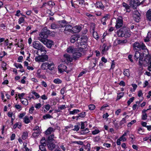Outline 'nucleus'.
<instances>
[{"label": "nucleus", "mask_w": 151, "mask_h": 151, "mask_svg": "<svg viewBox=\"0 0 151 151\" xmlns=\"http://www.w3.org/2000/svg\"><path fill=\"white\" fill-rule=\"evenodd\" d=\"M43 70H46L47 68V62L43 63L41 65L40 67Z\"/></svg>", "instance_id": "26"}, {"label": "nucleus", "mask_w": 151, "mask_h": 151, "mask_svg": "<svg viewBox=\"0 0 151 151\" xmlns=\"http://www.w3.org/2000/svg\"><path fill=\"white\" fill-rule=\"evenodd\" d=\"M24 122L26 124H28L30 122L29 118L27 116H25V117L24 118Z\"/></svg>", "instance_id": "33"}, {"label": "nucleus", "mask_w": 151, "mask_h": 151, "mask_svg": "<svg viewBox=\"0 0 151 151\" xmlns=\"http://www.w3.org/2000/svg\"><path fill=\"white\" fill-rule=\"evenodd\" d=\"M88 107L89 109L91 110H94L95 108V105L93 104L90 105L88 106Z\"/></svg>", "instance_id": "53"}, {"label": "nucleus", "mask_w": 151, "mask_h": 151, "mask_svg": "<svg viewBox=\"0 0 151 151\" xmlns=\"http://www.w3.org/2000/svg\"><path fill=\"white\" fill-rule=\"evenodd\" d=\"M48 59V56L45 54L39 55L35 57V60L36 62H44Z\"/></svg>", "instance_id": "5"}, {"label": "nucleus", "mask_w": 151, "mask_h": 151, "mask_svg": "<svg viewBox=\"0 0 151 151\" xmlns=\"http://www.w3.org/2000/svg\"><path fill=\"white\" fill-rule=\"evenodd\" d=\"M93 33V36L94 37L96 40H97L99 39V36L98 35V33L94 31L92 32Z\"/></svg>", "instance_id": "42"}, {"label": "nucleus", "mask_w": 151, "mask_h": 151, "mask_svg": "<svg viewBox=\"0 0 151 151\" xmlns=\"http://www.w3.org/2000/svg\"><path fill=\"white\" fill-rule=\"evenodd\" d=\"M80 112V111L78 109H74L73 111H70V114H73L75 113H78Z\"/></svg>", "instance_id": "51"}, {"label": "nucleus", "mask_w": 151, "mask_h": 151, "mask_svg": "<svg viewBox=\"0 0 151 151\" xmlns=\"http://www.w3.org/2000/svg\"><path fill=\"white\" fill-rule=\"evenodd\" d=\"M14 65L17 68H18L20 69H22L23 68V66L20 63H14Z\"/></svg>", "instance_id": "38"}, {"label": "nucleus", "mask_w": 151, "mask_h": 151, "mask_svg": "<svg viewBox=\"0 0 151 151\" xmlns=\"http://www.w3.org/2000/svg\"><path fill=\"white\" fill-rule=\"evenodd\" d=\"M147 117V115L146 114H142V120H146Z\"/></svg>", "instance_id": "62"}, {"label": "nucleus", "mask_w": 151, "mask_h": 151, "mask_svg": "<svg viewBox=\"0 0 151 151\" xmlns=\"http://www.w3.org/2000/svg\"><path fill=\"white\" fill-rule=\"evenodd\" d=\"M139 65L140 66H142V65H145L147 64L145 63V59H143L142 58H139Z\"/></svg>", "instance_id": "22"}, {"label": "nucleus", "mask_w": 151, "mask_h": 151, "mask_svg": "<svg viewBox=\"0 0 151 151\" xmlns=\"http://www.w3.org/2000/svg\"><path fill=\"white\" fill-rule=\"evenodd\" d=\"M132 86L133 87V89L132 90V91H134L135 89H136L137 87V86L135 84H132Z\"/></svg>", "instance_id": "63"}, {"label": "nucleus", "mask_w": 151, "mask_h": 151, "mask_svg": "<svg viewBox=\"0 0 151 151\" xmlns=\"http://www.w3.org/2000/svg\"><path fill=\"white\" fill-rule=\"evenodd\" d=\"M136 122V121L135 120H133L131 121L130 122L128 123L127 126L129 127H131V125L135 123Z\"/></svg>", "instance_id": "52"}, {"label": "nucleus", "mask_w": 151, "mask_h": 151, "mask_svg": "<svg viewBox=\"0 0 151 151\" xmlns=\"http://www.w3.org/2000/svg\"><path fill=\"white\" fill-rule=\"evenodd\" d=\"M43 118L46 120L48 119H51L53 118L52 116H51L49 114H46L42 116Z\"/></svg>", "instance_id": "30"}, {"label": "nucleus", "mask_w": 151, "mask_h": 151, "mask_svg": "<svg viewBox=\"0 0 151 151\" xmlns=\"http://www.w3.org/2000/svg\"><path fill=\"white\" fill-rule=\"evenodd\" d=\"M147 19L149 21H151V9L148 10L146 14Z\"/></svg>", "instance_id": "21"}, {"label": "nucleus", "mask_w": 151, "mask_h": 151, "mask_svg": "<svg viewBox=\"0 0 151 151\" xmlns=\"http://www.w3.org/2000/svg\"><path fill=\"white\" fill-rule=\"evenodd\" d=\"M34 110V108L33 106H32L29 109V113L30 114H32L33 111Z\"/></svg>", "instance_id": "64"}, {"label": "nucleus", "mask_w": 151, "mask_h": 151, "mask_svg": "<svg viewBox=\"0 0 151 151\" xmlns=\"http://www.w3.org/2000/svg\"><path fill=\"white\" fill-rule=\"evenodd\" d=\"M123 74L125 76L129 77L130 76V73L129 69H126L124 70Z\"/></svg>", "instance_id": "34"}, {"label": "nucleus", "mask_w": 151, "mask_h": 151, "mask_svg": "<svg viewBox=\"0 0 151 151\" xmlns=\"http://www.w3.org/2000/svg\"><path fill=\"white\" fill-rule=\"evenodd\" d=\"M41 73V70L40 69H38L37 70V75L38 76L39 78H41V75H40V73Z\"/></svg>", "instance_id": "55"}, {"label": "nucleus", "mask_w": 151, "mask_h": 151, "mask_svg": "<svg viewBox=\"0 0 151 151\" xmlns=\"http://www.w3.org/2000/svg\"><path fill=\"white\" fill-rule=\"evenodd\" d=\"M53 128L51 127H49L48 129L45 132V134L47 135L50 134L53 130Z\"/></svg>", "instance_id": "27"}, {"label": "nucleus", "mask_w": 151, "mask_h": 151, "mask_svg": "<svg viewBox=\"0 0 151 151\" xmlns=\"http://www.w3.org/2000/svg\"><path fill=\"white\" fill-rule=\"evenodd\" d=\"M59 73H62L64 72H66V66L63 64H61L58 67Z\"/></svg>", "instance_id": "10"}, {"label": "nucleus", "mask_w": 151, "mask_h": 151, "mask_svg": "<svg viewBox=\"0 0 151 151\" xmlns=\"http://www.w3.org/2000/svg\"><path fill=\"white\" fill-rule=\"evenodd\" d=\"M68 52L69 53H73V54L76 53V55L78 54V56H80V54L79 52H76L74 50L72 49V48H69L68 50Z\"/></svg>", "instance_id": "23"}, {"label": "nucleus", "mask_w": 151, "mask_h": 151, "mask_svg": "<svg viewBox=\"0 0 151 151\" xmlns=\"http://www.w3.org/2000/svg\"><path fill=\"white\" fill-rule=\"evenodd\" d=\"M28 133L27 132H24L23 133L22 138L23 140H25L27 137Z\"/></svg>", "instance_id": "39"}, {"label": "nucleus", "mask_w": 151, "mask_h": 151, "mask_svg": "<svg viewBox=\"0 0 151 151\" xmlns=\"http://www.w3.org/2000/svg\"><path fill=\"white\" fill-rule=\"evenodd\" d=\"M26 112H24L23 113H20V114H19V119H22L23 118V117L24 116L25 114H26Z\"/></svg>", "instance_id": "61"}, {"label": "nucleus", "mask_w": 151, "mask_h": 151, "mask_svg": "<svg viewBox=\"0 0 151 151\" xmlns=\"http://www.w3.org/2000/svg\"><path fill=\"white\" fill-rule=\"evenodd\" d=\"M54 136L53 135H51L49 136L47 139V142H52L53 140Z\"/></svg>", "instance_id": "28"}, {"label": "nucleus", "mask_w": 151, "mask_h": 151, "mask_svg": "<svg viewBox=\"0 0 151 151\" xmlns=\"http://www.w3.org/2000/svg\"><path fill=\"white\" fill-rule=\"evenodd\" d=\"M22 103L24 105H27L28 104V102L27 100L26 99H24L21 100Z\"/></svg>", "instance_id": "37"}, {"label": "nucleus", "mask_w": 151, "mask_h": 151, "mask_svg": "<svg viewBox=\"0 0 151 151\" xmlns=\"http://www.w3.org/2000/svg\"><path fill=\"white\" fill-rule=\"evenodd\" d=\"M95 24L94 23H92L91 24V27H90V30L91 32H92L95 31Z\"/></svg>", "instance_id": "46"}, {"label": "nucleus", "mask_w": 151, "mask_h": 151, "mask_svg": "<svg viewBox=\"0 0 151 151\" xmlns=\"http://www.w3.org/2000/svg\"><path fill=\"white\" fill-rule=\"evenodd\" d=\"M22 124L21 123H19V124L18 122H16L13 126V128L14 129H16L17 127L19 129H20L22 127Z\"/></svg>", "instance_id": "35"}, {"label": "nucleus", "mask_w": 151, "mask_h": 151, "mask_svg": "<svg viewBox=\"0 0 151 151\" xmlns=\"http://www.w3.org/2000/svg\"><path fill=\"white\" fill-rule=\"evenodd\" d=\"M151 38V33L150 32H148L147 36L144 39V41L145 42H148L150 41V39Z\"/></svg>", "instance_id": "24"}, {"label": "nucleus", "mask_w": 151, "mask_h": 151, "mask_svg": "<svg viewBox=\"0 0 151 151\" xmlns=\"http://www.w3.org/2000/svg\"><path fill=\"white\" fill-rule=\"evenodd\" d=\"M124 95V93H121L118 94L117 96V100L119 99L122 97Z\"/></svg>", "instance_id": "50"}, {"label": "nucleus", "mask_w": 151, "mask_h": 151, "mask_svg": "<svg viewBox=\"0 0 151 151\" xmlns=\"http://www.w3.org/2000/svg\"><path fill=\"white\" fill-rule=\"evenodd\" d=\"M140 53L138 51H136L135 52V55H134V57L135 58H136L137 59H138V58L140 57Z\"/></svg>", "instance_id": "44"}, {"label": "nucleus", "mask_w": 151, "mask_h": 151, "mask_svg": "<svg viewBox=\"0 0 151 151\" xmlns=\"http://www.w3.org/2000/svg\"><path fill=\"white\" fill-rule=\"evenodd\" d=\"M7 65V64L6 63H5L4 61H3L2 62V63L1 64V67L2 68H3V70L4 71H5L7 70V68L6 67V66Z\"/></svg>", "instance_id": "31"}, {"label": "nucleus", "mask_w": 151, "mask_h": 151, "mask_svg": "<svg viewBox=\"0 0 151 151\" xmlns=\"http://www.w3.org/2000/svg\"><path fill=\"white\" fill-rule=\"evenodd\" d=\"M40 145H47V140H46L45 137H42L40 141Z\"/></svg>", "instance_id": "29"}, {"label": "nucleus", "mask_w": 151, "mask_h": 151, "mask_svg": "<svg viewBox=\"0 0 151 151\" xmlns=\"http://www.w3.org/2000/svg\"><path fill=\"white\" fill-rule=\"evenodd\" d=\"M95 6L96 8H100L101 9H104V6L101 1H98L96 2L95 4Z\"/></svg>", "instance_id": "16"}, {"label": "nucleus", "mask_w": 151, "mask_h": 151, "mask_svg": "<svg viewBox=\"0 0 151 151\" xmlns=\"http://www.w3.org/2000/svg\"><path fill=\"white\" fill-rule=\"evenodd\" d=\"M127 116H126L125 117L122 119V120L120 122L119 124L121 126L126 122V118Z\"/></svg>", "instance_id": "45"}, {"label": "nucleus", "mask_w": 151, "mask_h": 151, "mask_svg": "<svg viewBox=\"0 0 151 151\" xmlns=\"http://www.w3.org/2000/svg\"><path fill=\"white\" fill-rule=\"evenodd\" d=\"M142 52H147V54L143 53V55L144 57L145 62L146 64L150 63H151V55H150L148 53V50L145 48H141Z\"/></svg>", "instance_id": "4"}, {"label": "nucleus", "mask_w": 151, "mask_h": 151, "mask_svg": "<svg viewBox=\"0 0 151 151\" xmlns=\"http://www.w3.org/2000/svg\"><path fill=\"white\" fill-rule=\"evenodd\" d=\"M100 132V131L98 129H95L92 131V134L93 135H95L99 133Z\"/></svg>", "instance_id": "59"}, {"label": "nucleus", "mask_w": 151, "mask_h": 151, "mask_svg": "<svg viewBox=\"0 0 151 151\" xmlns=\"http://www.w3.org/2000/svg\"><path fill=\"white\" fill-rule=\"evenodd\" d=\"M55 65L52 62L50 63L47 62V69H48L50 70H52L54 68Z\"/></svg>", "instance_id": "17"}, {"label": "nucleus", "mask_w": 151, "mask_h": 151, "mask_svg": "<svg viewBox=\"0 0 151 151\" xmlns=\"http://www.w3.org/2000/svg\"><path fill=\"white\" fill-rule=\"evenodd\" d=\"M78 39H79L78 36L77 35H75L72 36L70 38V41L72 43H74Z\"/></svg>", "instance_id": "19"}, {"label": "nucleus", "mask_w": 151, "mask_h": 151, "mask_svg": "<svg viewBox=\"0 0 151 151\" xmlns=\"http://www.w3.org/2000/svg\"><path fill=\"white\" fill-rule=\"evenodd\" d=\"M122 7L124 8V10L126 11L127 12H129L130 11V6L125 2L123 3Z\"/></svg>", "instance_id": "14"}, {"label": "nucleus", "mask_w": 151, "mask_h": 151, "mask_svg": "<svg viewBox=\"0 0 151 151\" xmlns=\"http://www.w3.org/2000/svg\"><path fill=\"white\" fill-rule=\"evenodd\" d=\"M73 60V58L70 56L69 55H67V61L71 62Z\"/></svg>", "instance_id": "49"}, {"label": "nucleus", "mask_w": 151, "mask_h": 151, "mask_svg": "<svg viewBox=\"0 0 151 151\" xmlns=\"http://www.w3.org/2000/svg\"><path fill=\"white\" fill-rule=\"evenodd\" d=\"M25 21L24 17H21L18 19V23L19 24H21L22 23H24Z\"/></svg>", "instance_id": "36"}, {"label": "nucleus", "mask_w": 151, "mask_h": 151, "mask_svg": "<svg viewBox=\"0 0 151 151\" xmlns=\"http://www.w3.org/2000/svg\"><path fill=\"white\" fill-rule=\"evenodd\" d=\"M127 41L126 40H116L114 42V45H115V43H116L115 45H116V43H118V44H120L122 43H124L126 42Z\"/></svg>", "instance_id": "32"}, {"label": "nucleus", "mask_w": 151, "mask_h": 151, "mask_svg": "<svg viewBox=\"0 0 151 151\" xmlns=\"http://www.w3.org/2000/svg\"><path fill=\"white\" fill-rule=\"evenodd\" d=\"M46 145H40L39 146V149L41 151H46L45 147Z\"/></svg>", "instance_id": "40"}, {"label": "nucleus", "mask_w": 151, "mask_h": 151, "mask_svg": "<svg viewBox=\"0 0 151 151\" xmlns=\"http://www.w3.org/2000/svg\"><path fill=\"white\" fill-rule=\"evenodd\" d=\"M50 32V31L47 27L43 28L39 34V40L42 42H46V40L48 37Z\"/></svg>", "instance_id": "2"}, {"label": "nucleus", "mask_w": 151, "mask_h": 151, "mask_svg": "<svg viewBox=\"0 0 151 151\" xmlns=\"http://www.w3.org/2000/svg\"><path fill=\"white\" fill-rule=\"evenodd\" d=\"M81 27L78 25H76L73 27L69 24H67V31L72 33H75L79 32L81 30Z\"/></svg>", "instance_id": "3"}, {"label": "nucleus", "mask_w": 151, "mask_h": 151, "mask_svg": "<svg viewBox=\"0 0 151 151\" xmlns=\"http://www.w3.org/2000/svg\"><path fill=\"white\" fill-rule=\"evenodd\" d=\"M47 146L49 149L50 150H52L54 149L55 147V145L52 142H47Z\"/></svg>", "instance_id": "13"}, {"label": "nucleus", "mask_w": 151, "mask_h": 151, "mask_svg": "<svg viewBox=\"0 0 151 151\" xmlns=\"http://www.w3.org/2000/svg\"><path fill=\"white\" fill-rule=\"evenodd\" d=\"M126 30H125V31H124V37L126 38H127L130 36L131 33L129 29L128 28H126Z\"/></svg>", "instance_id": "18"}, {"label": "nucleus", "mask_w": 151, "mask_h": 151, "mask_svg": "<svg viewBox=\"0 0 151 151\" xmlns=\"http://www.w3.org/2000/svg\"><path fill=\"white\" fill-rule=\"evenodd\" d=\"M0 43L1 46L3 45V46L6 47L7 46V47H9L8 45L9 46H11L12 45V43H9V40L6 39L5 40V39L4 38L0 37Z\"/></svg>", "instance_id": "6"}, {"label": "nucleus", "mask_w": 151, "mask_h": 151, "mask_svg": "<svg viewBox=\"0 0 151 151\" xmlns=\"http://www.w3.org/2000/svg\"><path fill=\"white\" fill-rule=\"evenodd\" d=\"M56 84H59L62 83V81L58 78L55 79L53 81Z\"/></svg>", "instance_id": "48"}, {"label": "nucleus", "mask_w": 151, "mask_h": 151, "mask_svg": "<svg viewBox=\"0 0 151 151\" xmlns=\"http://www.w3.org/2000/svg\"><path fill=\"white\" fill-rule=\"evenodd\" d=\"M23 58V57L22 56H19L18 58L17 62H18L22 63V62Z\"/></svg>", "instance_id": "57"}, {"label": "nucleus", "mask_w": 151, "mask_h": 151, "mask_svg": "<svg viewBox=\"0 0 151 151\" xmlns=\"http://www.w3.org/2000/svg\"><path fill=\"white\" fill-rule=\"evenodd\" d=\"M108 49V48H102V49L101 50V53L103 54L106 53Z\"/></svg>", "instance_id": "47"}, {"label": "nucleus", "mask_w": 151, "mask_h": 151, "mask_svg": "<svg viewBox=\"0 0 151 151\" xmlns=\"http://www.w3.org/2000/svg\"><path fill=\"white\" fill-rule=\"evenodd\" d=\"M134 99V97H132L130 98L129 100L127 101V103L128 105H129L131 102H133Z\"/></svg>", "instance_id": "60"}, {"label": "nucleus", "mask_w": 151, "mask_h": 151, "mask_svg": "<svg viewBox=\"0 0 151 151\" xmlns=\"http://www.w3.org/2000/svg\"><path fill=\"white\" fill-rule=\"evenodd\" d=\"M33 47H43L41 43L38 41H34L32 44Z\"/></svg>", "instance_id": "15"}, {"label": "nucleus", "mask_w": 151, "mask_h": 151, "mask_svg": "<svg viewBox=\"0 0 151 151\" xmlns=\"http://www.w3.org/2000/svg\"><path fill=\"white\" fill-rule=\"evenodd\" d=\"M47 5L50 6H53L55 5V4L54 2H53L52 1H50L47 2Z\"/></svg>", "instance_id": "54"}, {"label": "nucleus", "mask_w": 151, "mask_h": 151, "mask_svg": "<svg viewBox=\"0 0 151 151\" xmlns=\"http://www.w3.org/2000/svg\"><path fill=\"white\" fill-rule=\"evenodd\" d=\"M110 18V16L109 15H106L104 17L101 19V22L103 21H106V20Z\"/></svg>", "instance_id": "43"}, {"label": "nucleus", "mask_w": 151, "mask_h": 151, "mask_svg": "<svg viewBox=\"0 0 151 151\" xmlns=\"http://www.w3.org/2000/svg\"><path fill=\"white\" fill-rule=\"evenodd\" d=\"M130 3L131 6L134 8L140 5V3H139L138 0H131Z\"/></svg>", "instance_id": "12"}, {"label": "nucleus", "mask_w": 151, "mask_h": 151, "mask_svg": "<svg viewBox=\"0 0 151 151\" xmlns=\"http://www.w3.org/2000/svg\"><path fill=\"white\" fill-rule=\"evenodd\" d=\"M14 107L17 109H20L19 111H20L22 109V106L19 104H16L14 106Z\"/></svg>", "instance_id": "58"}, {"label": "nucleus", "mask_w": 151, "mask_h": 151, "mask_svg": "<svg viewBox=\"0 0 151 151\" xmlns=\"http://www.w3.org/2000/svg\"><path fill=\"white\" fill-rule=\"evenodd\" d=\"M79 39H81V42H87L88 40V37L86 36H81V37H78Z\"/></svg>", "instance_id": "25"}, {"label": "nucleus", "mask_w": 151, "mask_h": 151, "mask_svg": "<svg viewBox=\"0 0 151 151\" xmlns=\"http://www.w3.org/2000/svg\"><path fill=\"white\" fill-rule=\"evenodd\" d=\"M32 94H34L37 98H38L40 97L39 95L35 91H33L32 92Z\"/></svg>", "instance_id": "56"}, {"label": "nucleus", "mask_w": 151, "mask_h": 151, "mask_svg": "<svg viewBox=\"0 0 151 151\" xmlns=\"http://www.w3.org/2000/svg\"><path fill=\"white\" fill-rule=\"evenodd\" d=\"M46 40H47L46 44L47 47H51L52 45H54V42L52 40L47 39Z\"/></svg>", "instance_id": "20"}, {"label": "nucleus", "mask_w": 151, "mask_h": 151, "mask_svg": "<svg viewBox=\"0 0 151 151\" xmlns=\"http://www.w3.org/2000/svg\"><path fill=\"white\" fill-rule=\"evenodd\" d=\"M112 20L114 21L116 20V24L115 25L116 28L118 29L121 27L123 24V22L122 19L121 17H118L117 19L115 18L113 19Z\"/></svg>", "instance_id": "7"}, {"label": "nucleus", "mask_w": 151, "mask_h": 151, "mask_svg": "<svg viewBox=\"0 0 151 151\" xmlns=\"http://www.w3.org/2000/svg\"><path fill=\"white\" fill-rule=\"evenodd\" d=\"M126 29V27H123L121 28L119 30L117 31L116 34L119 37H122L124 36V31H125Z\"/></svg>", "instance_id": "8"}, {"label": "nucleus", "mask_w": 151, "mask_h": 151, "mask_svg": "<svg viewBox=\"0 0 151 151\" xmlns=\"http://www.w3.org/2000/svg\"><path fill=\"white\" fill-rule=\"evenodd\" d=\"M133 47H146L144 44L142 42H137L133 45Z\"/></svg>", "instance_id": "11"}, {"label": "nucleus", "mask_w": 151, "mask_h": 151, "mask_svg": "<svg viewBox=\"0 0 151 151\" xmlns=\"http://www.w3.org/2000/svg\"><path fill=\"white\" fill-rule=\"evenodd\" d=\"M86 116V113L85 112H82L79 114L78 116H76V118H78L79 117H84Z\"/></svg>", "instance_id": "41"}, {"label": "nucleus", "mask_w": 151, "mask_h": 151, "mask_svg": "<svg viewBox=\"0 0 151 151\" xmlns=\"http://www.w3.org/2000/svg\"><path fill=\"white\" fill-rule=\"evenodd\" d=\"M133 17L135 21L137 22H139V20L140 18V14L137 10H135L134 12Z\"/></svg>", "instance_id": "9"}, {"label": "nucleus", "mask_w": 151, "mask_h": 151, "mask_svg": "<svg viewBox=\"0 0 151 151\" xmlns=\"http://www.w3.org/2000/svg\"><path fill=\"white\" fill-rule=\"evenodd\" d=\"M66 21L65 20H61L59 21L58 24L52 23L51 25V28L52 29L61 28L60 29L61 32H64L66 33Z\"/></svg>", "instance_id": "1"}]
</instances>
